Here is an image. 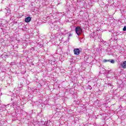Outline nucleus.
Segmentation results:
<instances>
[{
	"mask_svg": "<svg viewBox=\"0 0 126 126\" xmlns=\"http://www.w3.org/2000/svg\"><path fill=\"white\" fill-rule=\"evenodd\" d=\"M75 31H76V34L78 36L81 35L82 33V29L80 27H76Z\"/></svg>",
	"mask_w": 126,
	"mask_h": 126,
	"instance_id": "nucleus-1",
	"label": "nucleus"
},
{
	"mask_svg": "<svg viewBox=\"0 0 126 126\" xmlns=\"http://www.w3.org/2000/svg\"><path fill=\"white\" fill-rule=\"evenodd\" d=\"M74 55H79L80 54V50L78 48H75L74 49Z\"/></svg>",
	"mask_w": 126,
	"mask_h": 126,
	"instance_id": "nucleus-2",
	"label": "nucleus"
},
{
	"mask_svg": "<svg viewBox=\"0 0 126 126\" xmlns=\"http://www.w3.org/2000/svg\"><path fill=\"white\" fill-rule=\"evenodd\" d=\"M31 21V17H28L26 18L25 19V22L27 23H28L29 22H30Z\"/></svg>",
	"mask_w": 126,
	"mask_h": 126,
	"instance_id": "nucleus-3",
	"label": "nucleus"
},
{
	"mask_svg": "<svg viewBox=\"0 0 126 126\" xmlns=\"http://www.w3.org/2000/svg\"><path fill=\"white\" fill-rule=\"evenodd\" d=\"M121 65L123 68H126V61L124 62L123 63H121Z\"/></svg>",
	"mask_w": 126,
	"mask_h": 126,
	"instance_id": "nucleus-4",
	"label": "nucleus"
},
{
	"mask_svg": "<svg viewBox=\"0 0 126 126\" xmlns=\"http://www.w3.org/2000/svg\"><path fill=\"white\" fill-rule=\"evenodd\" d=\"M108 62H110V60H103V63H107Z\"/></svg>",
	"mask_w": 126,
	"mask_h": 126,
	"instance_id": "nucleus-5",
	"label": "nucleus"
},
{
	"mask_svg": "<svg viewBox=\"0 0 126 126\" xmlns=\"http://www.w3.org/2000/svg\"><path fill=\"white\" fill-rule=\"evenodd\" d=\"M109 62H110L111 63H115V61L114 60H111Z\"/></svg>",
	"mask_w": 126,
	"mask_h": 126,
	"instance_id": "nucleus-6",
	"label": "nucleus"
},
{
	"mask_svg": "<svg viewBox=\"0 0 126 126\" xmlns=\"http://www.w3.org/2000/svg\"><path fill=\"white\" fill-rule=\"evenodd\" d=\"M89 89H90V90H91V89H92V87L91 86H89Z\"/></svg>",
	"mask_w": 126,
	"mask_h": 126,
	"instance_id": "nucleus-7",
	"label": "nucleus"
},
{
	"mask_svg": "<svg viewBox=\"0 0 126 126\" xmlns=\"http://www.w3.org/2000/svg\"><path fill=\"white\" fill-rule=\"evenodd\" d=\"M123 31H126V27H124L123 29Z\"/></svg>",
	"mask_w": 126,
	"mask_h": 126,
	"instance_id": "nucleus-8",
	"label": "nucleus"
}]
</instances>
